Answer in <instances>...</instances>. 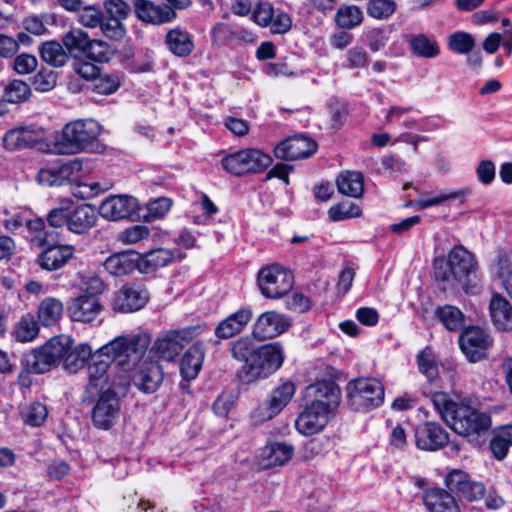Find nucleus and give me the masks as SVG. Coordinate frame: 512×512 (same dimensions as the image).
Returning <instances> with one entry per match:
<instances>
[{"label": "nucleus", "instance_id": "nucleus-1", "mask_svg": "<svg viewBox=\"0 0 512 512\" xmlns=\"http://www.w3.org/2000/svg\"><path fill=\"white\" fill-rule=\"evenodd\" d=\"M307 395L313 400L299 414L295 427L302 435L310 436L328 424L340 404L341 391L335 382L322 380L308 386Z\"/></svg>", "mask_w": 512, "mask_h": 512}, {"label": "nucleus", "instance_id": "nucleus-2", "mask_svg": "<svg viewBox=\"0 0 512 512\" xmlns=\"http://www.w3.org/2000/svg\"><path fill=\"white\" fill-rule=\"evenodd\" d=\"M435 279L443 283V290L461 287L466 293L473 292L478 283V263L475 256L464 246L453 247L447 257L433 260Z\"/></svg>", "mask_w": 512, "mask_h": 512}, {"label": "nucleus", "instance_id": "nucleus-3", "mask_svg": "<svg viewBox=\"0 0 512 512\" xmlns=\"http://www.w3.org/2000/svg\"><path fill=\"white\" fill-rule=\"evenodd\" d=\"M431 403L440 417L457 434L462 436L479 435L491 426V418L464 401H454L444 392H435Z\"/></svg>", "mask_w": 512, "mask_h": 512}, {"label": "nucleus", "instance_id": "nucleus-4", "mask_svg": "<svg viewBox=\"0 0 512 512\" xmlns=\"http://www.w3.org/2000/svg\"><path fill=\"white\" fill-rule=\"evenodd\" d=\"M100 134L101 126L98 122L92 119L75 120L64 125L60 136L49 144V151L57 155L94 151L98 147Z\"/></svg>", "mask_w": 512, "mask_h": 512}, {"label": "nucleus", "instance_id": "nucleus-5", "mask_svg": "<svg viewBox=\"0 0 512 512\" xmlns=\"http://www.w3.org/2000/svg\"><path fill=\"white\" fill-rule=\"evenodd\" d=\"M150 343L151 337L145 333L118 336L103 345L101 353L126 373L146 359L144 356Z\"/></svg>", "mask_w": 512, "mask_h": 512}, {"label": "nucleus", "instance_id": "nucleus-6", "mask_svg": "<svg viewBox=\"0 0 512 512\" xmlns=\"http://www.w3.org/2000/svg\"><path fill=\"white\" fill-rule=\"evenodd\" d=\"M113 361L101 353L99 348L92 356V360L87 365L88 383L86 391L88 393H102L103 391H116L118 388L127 386V377L118 375L110 369Z\"/></svg>", "mask_w": 512, "mask_h": 512}, {"label": "nucleus", "instance_id": "nucleus-7", "mask_svg": "<svg viewBox=\"0 0 512 512\" xmlns=\"http://www.w3.org/2000/svg\"><path fill=\"white\" fill-rule=\"evenodd\" d=\"M284 358L281 343L271 342L259 345L249 364L242 366L244 379L252 382L268 378L282 366Z\"/></svg>", "mask_w": 512, "mask_h": 512}, {"label": "nucleus", "instance_id": "nucleus-8", "mask_svg": "<svg viewBox=\"0 0 512 512\" xmlns=\"http://www.w3.org/2000/svg\"><path fill=\"white\" fill-rule=\"evenodd\" d=\"M272 161L269 154L259 149L247 148L226 155L221 159V164L229 174L241 177L263 172Z\"/></svg>", "mask_w": 512, "mask_h": 512}, {"label": "nucleus", "instance_id": "nucleus-9", "mask_svg": "<svg viewBox=\"0 0 512 512\" xmlns=\"http://www.w3.org/2000/svg\"><path fill=\"white\" fill-rule=\"evenodd\" d=\"M384 394L382 383L375 378H360L347 385L348 404L355 411H366L380 406Z\"/></svg>", "mask_w": 512, "mask_h": 512}, {"label": "nucleus", "instance_id": "nucleus-10", "mask_svg": "<svg viewBox=\"0 0 512 512\" xmlns=\"http://www.w3.org/2000/svg\"><path fill=\"white\" fill-rule=\"evenodd\" d=\"M261 294L270 299H278L286 295L293 287V275L279 265L263 267L257 276Z\"/></svg>", "mask_w": 512, "mask_h": 512}, {"label": "nucleus", "instance_id": "nucleus-11", "mask_svg": "<svg viewBox=\"0 0 512 512\" xmlns=\"http://www.w3.org/2000/svg\"><path fill=\"white\" fill-rule=\"evenodd\" d=\"M459 345L465 357L475 363L488 357V351L493 345V338L484 329L471 326L461 332Z\"/></svg>", "mask_w": 512, "mask_h": 512}, {"label": "nucleus", "instance_id": "nucleus-12", "mask_svg": "<svg viewBox=\"0 0 512 512\" xmlns=\"http://www.w3.org/2000/svg\"><path fill=\"white\" fill-rule=\"evenodd\" d=\"M199 326H190L168 332L163 337H159L153 349L155 354L164 360H173L184 348L186 344L192 341L201 333Z\"/></svg>", "mask_w": 512, "mask_h": 512}, {"label": "nucleus", "instance_id": "nucleus-13", "mask_svg": "<svg viewBox=\"0 0 512 512\" xmlns=\"http://www.w3.org/2000/svg\"><path fill=\"white\" fill-rule=\"evenodd\" d=\"M295 385L291 381H286L276 387L269 399L261 403L253 412L252 419L256 424L273 419L290 402L295 394Z\"/></svg>", "mask_w": 512, "mask_h": 512}, {"label": "nucleus", "instance_id": "nucleus-14", "mask_svg": "<svg viewBox=\"0 0 512 512\" xmlns=\"http://www.w3.org/2000/svg\"><path fill=\"white\" fill-rule=\"evenodd\" d=\"M126 373L127 375H124V377H127V385L129 384V379H131L134 386L146 394L157 391L163 381L160 365L147 358Z\"/></svg>", "mask_w": 512, "mask_h": 512}, {"label": "nucleus", "instance_id": "nucleus-15", "mask_svg": "<svg viewBox=\"0 0 512 512\" xmlns=\"http://www.w3.org/2000/svg\"><path fill=\"white\" fill-rule=\"evenodd\" d=\"M120 399L116 391H103L99 394L92 409V422L95 427L110 429L117 421L120 413Z\"/></svg>", "mask_w": 512, "mask_h": 512}, {"label": "nucleus", "instance_id": "nucleus-16", "mask_svg": "<svg viewBox=\"0 0 512 512\" xmlns=\"http://www.w3.org/2000/svg\"><path fill=\"white\" fill-rule=\"evenodd\" d=\"M291 326V320L286 315L271 310L261 313L252 326V334L259 341L273 339Z\"/></svg>", "mask_w": 512, "mask_h": 512}, {"label": "nucleus", "instance_id": "nucleus-17", "mask_svg": "<svg viewBox=\"0 0 512 512\" xmlns=\"http://www.w3.org/2000/svg\"><path fill=\"white\" fill-rule=\"evenodd\" d=\"M447 488L466 501L473 502L485 496L484 484L472 481L470 476L462 470H453L445 478Z\"/></svg>", "mask_w": 512, "mask_h": 512}, {"label": "nucleus", "instance_id": "nucleus-18", "mask_svg": "<svg viewBox=\"0 0 512 512\" xmlns=\"http://www.w3.org/2000/svg\"><path fill=\"white\" fill-rule=\"evenodd\" d=\"M134 12L142 22L162 25L174 21L176 12L167 4L154 3L151 0H134Z\"/></svg>", "mask_w": 512, "mask_h": 512}, {"label": "nucleus", "instance_id": "nucleus-19", "mask_svg": "<svg viewBox=\"0 0 512 512\" xmlns=\"http://www.w3.org/2000/svg\"><path fill=\"white\" fill-rule=\"evenodd\" d=\"M317 150V143L305 136H294L283 140L274 148L277 158L287 161L305 159Z\"/></svg>", "mask_w": 512, "mask_h": 512}, {"label": "nucleus", "instance_id": "nucleus-20", "mask_svg": "<svg viewBox=\"0 0 512 512\" xmlns=\"http://www.w3.org/2000/svg\"><path fill=\"white\" fill-rule=\"evenodd\" d=\"M253 318L250 307H242L229 314L215 327L214 334L219 340H228L241 334Z\"/></svg>", "mask_w": 512, "mask_h": 512}, {"label": "nucleus", "instance_id": "nucleus-21", "mask_svg": "<svg viewBox=\"0 0 512 512\" xmlns=\"http://www.w3.org/2000/svg\"><path fill=\"white\" fill-rule=\"evenodd\" d=\"M415 441L419 449L436 451L447 445L449 437L440 424L426 422L415 430Z\"/></svg>", "mask_w": 512, "mask_h": 512}, {"label": "nucleus", "instance_id": "nucleus-22", "mask_svg": "<svg viewBox=\"0 0 512 512\" xmlns=\"http://www.w3.org/2000/svg\"><path fill=\"white\" fill-rule=\"evenodd\" d=\"M137 210V201L130 196H110L99 207V214L109 220L129 218Z\"/></svg>", "mask_w": 512, "mask_h": 512}, {"label": "nucleus", "instance_id": "nucleus-23", "mask_svg": "<svg viewBox=\"0 0 512 512\" xmlns=\"http://www.w3.org/2000/svg\"><path fill=\"white\" fill-rule=\"evenodd\" d=\"M75 253V247L60 242L44 250L37 257V264L44 270L56 271L64 267Z\"/></svg>", "mask_w": 512, "mask_h": 512}, {"label": "nucleus", "instance_id": "nucleus-24", "mask_svg": "<svg viewBox=\"0 0 512 512\" xmlns=\"http://www.w3.org/2000/svg\"><path fill=\"white\" fill-rule=\"evenodd\" d=\"M42 135L43 131L35 126L16 127L5 133L3 145L10 151L31 148L41 140Z\"/></svg>", "mask_w": 512, "mask_h": 512}, {"label": "nucleus", "instance_id": "nucleus-25", "mask_svg": "<svg viewBox=\"0 0 512 512\" xmlns=\"http://www.w3.org/2000/svg\"><path fill=\"white\" fill-rule=\"evenodd\" d=\"M102 309L99 300L94 295H81L71 300L68 313L73 321L92 322Z\"/></svg>", "mask_w": 512, "mask_h": 512}, {"label": "nucleus", "instance_id": "nucleus-26", "mask_svg": "<svg viewBox=\"0 0 512 512\" xmlns=\"http://www.w3.org/2000/svg\"><path fill=\"white\" fill-rule=\"evenodd\" d=\"M148 300L146 291L136 285H124L115 295L114 309L120 312H133L144 307Z\"/></svg>", "mask_w": 512, "mask_h": 512}, {"label": "nucleus", "instance_id": "nucleus-27", "mask_svg": "<svg viewBox=\"0 0 512 512\" xmlns=\"http://www.w3.org/2000/svg\"><path fill=\"white\" fill-rule=\"evenodd\" d=\"M140 254L133 251L115 253L109 256L103 263L105 270L112 276L120 277L140 271Z\"/></svg>", "mask_w": 512, "mask_h": 512}, {"label": "nucleus", "instance_id": "nucleus-28", "mask_svg": "<svg viewBox=\"0 0 512 512\" xmlns=\"http://www.w3.org/2000/svg\"><path fill=\"white\" fill-rule=\"evenodd\" d=\"M294 447L284 442H272L262 448L260 464L263 468L285 465L293 456Z\"/></svg>", "mask_w": 512, "mask_h": 512}, {"label": "nucleus", "instance_id": "nucleus-29", "mask_svg": "<svg viewBox=\"0 0 512 512\" xmlns=\"http://www.w3.org/2000/svg\"><path fill=\"white\" fill-rule=\"evenodd\" d=\"M489 312L498 330L512 331V305L500 293H493L489 302Z\"/></svg>", "mask_w": 512, "mask_h": 512}, {"label": "nucleus", "instance_id": "nucleus-30", "mask_svg": "<svg viewBox=\"0 0 512 512\" xmlns=\"http://www.w3.org/2000/svg\"><path fill=\"white\" fill-rule=\"evenodd\" d=\"M26 229L28 232L27 238L30 243L43 250L60 242L59 234L55 231L48 230L44 220L41 218L27 221Z\"/></svg>", "mask_w": 512, "mask_h": 512}, {"label": "nucleus", "instance_id": "nucleus-31", "mask_svg": "<svg viewBox=\"0 0 512 512\" xmlns=\"http://www.w3.org/2000/svg\"><path fill=\"white\" fill-rule=\"evenodd\" d=\"M423 500L430 512H460L455 498L441 488H431L424 492Z\"/></svg>", "mask_w": 512, "mask_h": 512}, {"label": "nucleus", "instance_id": "nucleus-32", "mask_svg": "<svg viewBox=\"0 0 512 512\" xmlns=\"http://www.w3.org/2000/svg\"><path fill=\"white\" fill-rule=\"evenodd\" d=\"M69 231L75 234L88 232L97 222L95 209L89 204H81L70 209Z\"/></svg>", "mask_w": 512, "mask_h": 512}, {"label": "nucleus", "instance_id": "nucleus-33", "mask_svg": "<svg viewBox=\"0 0 512 512\" xmlns=\"http://www.w3.org/2000/svg\"><path fill=\"white\" fill-rule=\"evenodd\" d=\"M204 355V345L201 342H196L184 353L180 362V373L184 379L196 378L202 367Z\"/></svg>", "mask_w": 512, "mask_h": 512}, {"label": "nucleus", "instance_id": "nucleus-34", "mask_svg": "<svg viewBox=\"0 0 512 512\" xmlns=\"http://www.w3.org/2000/svg\"><path fill=\"white\" fill-rule=\"evenodd\" d=\"M165 43L169 51L178 57H187L194 49L191 34L179 27L170 29L167 32Z\"/></svg>", "mask_w": 512, "mask_h": 512}, {"label": "nucleus", "instance_id": "nucleus-35", "mask_svg": "<svg viewBox=\"0 0 512 512\" xmlns=\"http://www.w3.org/2000/svg\"><path fill=\"white\" fill-rule=\"evenodd\" d=\"M256 340V337L251 333V335H243L230 342L229 352L231 357L241 363L242 366H247L259 346Z\"/></svg>", "mask_w": 512, "mask_h": 512}, {"label": "nucleus", "instance_id": "nucleus-36", "mask_svg": "<svg viewBox=\"0 0 512 512\" xmlns=\"http://www.w3.org/2000/svg\"><path fill=\"white\" fill-rule=\"evenodd\" d=\"M174 258V252L164 248L155 249L143 255L140 254V272L144 274L154 272L155 270L170 264Z\"/></svg>", "mask_w": 512, "mask_h": 512}, {"label": "nucleus", "instance_id": "nucleus-37", "mask_svg": "<svg viewBox=\"0 0 512 512\" xmlns=\"http://www.w3.org/2000/svg\"><path fill=\"white\" fill-rule=\"evenodd\" d=\"M63 303L55 297H46L38 305L37 317L44 327L56 325L62 318Z\"/></svg>", "mask_w": 512, "mask_h": 512}, {"label": "nucleus", "instance_id": "nucleus-38", "mask_svg": "<svg viewBox=\"0 0 512 512\" xmlns=\"http://www.w3.org/2000/svg\"><path fill=\"white\" fill-rule=\"evenodd\" d=\"M337 187L340 193L359 198L364 191L363 175L355 171L343 172L337 178Z\"/></svg>", "mask_w": 512, "mask_h": 512}, {"label": "nucleus", "instance_id": "nucleus-39", "mask_svg": "<svg viewBox=\"0 0 512 512\" xmlns=\"http://www.w3.org/2000/svg\"><path fill=\"white\" fill-rule=\"evenodd\" d=\"M334 20L339 28L352 30L363 23L364 13L356 5H342L337 9Z\"/></svg>", "mask_w": 512, "mask_h": 512}, {"label": "nucleus", "instance_id": "nucleus-40", "mask_svg": "<svg viewBox=\"0 0 512 512\" xmlns=\"http://www.w3.org/2000/svg\"><path fill=\"white\" fill-rule=\"evenodd\" d=\"M93 354L91 346L87 343H81L75 347L72 345L65 356L63 366L69 372H77L89 359L92 360Z\"/></svg>", "mask_w": 512, "mask_h": 512}, {"label": "nucleus", "instance_id": "nucleus-41", "mask_svg": "<svg viewBox=\"0 0 512 512\" xmlns=\"http://www.w3.org/2000/svg\"><path fill=\"white\" fill-rule=\"evenodd\" d=\"M435 316L439 319L442 325L449 331H459L464 326L465 315L456 306H439L435 310Z\"/></svg>", "mask_w": 512, "mask_h": 512}, {"label": "nucleus", "instance_id": "nucleus-42", "mask_svg": "<svg viewBox=\"0 0 512 512\" xmlns=\"http://www.w3.org/2000/svg\"><path fill=\"white\" fill-rule=\"evenodd\" d=\"M123 73L120 71L99 72L94 79L92 90L100 95H111L121 86Z\"/></svg>", "mask_w": 512, "mask_h": 512}, {"label": "nucleus", "instance_id": "nucleus-43", "mask_svg": "<svg viewBox=\"0 0 512 512\" xmlns=\"http://www.w3.org/2000/svg\"><path fill=\"white\" fill-rule=\"evenodd\" d=\"M25 366L28 371L35 374H42L50 371L56 366L44 346L33 350L25 357Z\"/></svg>", "mask_w": 512, "mask_h": 512}, {"label": "nucleus", "instance_id": "nucleus-44", "mask_svg": "<svg viewBox=\"0 0 512 512\" xmlns=\"http://www.w3.org/2000/svg\"><path fill=\"white\" fill-rule=\"evenodd\" d=\"M39 54L41 59L54 67H62L68 61V54L64 46L56 41H47L40 45Z\"/></svg>", "mask_w": 512, "mask_h": 512}, {"label": "nucleus", "instance_id": "nucleus-45", "mask_svg": "<svg viewBox=\"0 0 512 512\" xmlns=\"http://www.w3.org/2000/svg\"><path fill=\"white\" fill-rule=\"evenodd\" d=\"M494 265L497 277L501 280L507 294L512 298V253L500 250Z\"/></svg>", "mask_w": 512, "mask_h": 512}, {"label": "nucleus", "instance_id": "nucleus-46", "mask_svg": "<svg viewBox=\"0 0 512 512\" xmlns=\"http://www.w3.org/2000/svg\"><path fill=\"white\" fill-rule=\"evenodd\" d=\"M412 53L422 58H435L440 53V48L436 40L429 38L425 34L413 36L409 42Z\"/></svg>", "mask_w": 512, "mask_h": 512}, {"label": "nucleus", "instance_id": "nucleus-47", "mask_svg": "<svg viewBox=\"0 0 512 512\" xmlns=\"http://www.w3.org/2000/svg\"><path fill=\"white\" fill-rule=\"evenodd\" d=\"M512 445V426L500 428L490 440V450L493 456L502 460L506 457L509 447Z\"/></svg>", "mask_w": 512, "mask_h": 512}, {"label": "nucleus", "instance_id": "nucleus-48", "mask_svg": "<svg viewBox=\"0 0 512 512\" xmlns=\"http://www.w3.org/2000/svg\"><path fill=\"white\" fill-rule=\"evenodd\" d=\"M73 345V340L70 336L60 335L52 337L43 346L49 353L50 357L57 365L61 361H64L66 354Z\"/></svg>", "mask_w": 512, "mask_h": 512}, {"label": "nucleus", "instance_id": "nucleus-49", "mask_svg": "<svg viewBox=\"0 0 512 512\" xmlns=\"http://www.w3.org/2000/svg\"><path fill=\"white\" fill-rule=\"evenodd\" d=\"M63 46L69 53H86L90 44V38L86 32L81 29H71L62 37Z\"/></svg>", "mask_w": 512, "mask_h": 512}, {"label": "nucleus", "instance_id": "nucleus-50", "mask_svg": "<svg viewBox=\"0 0 512 512\" xmlns=\"http://www.w3.org/2000/svg\"><path fill=\"white\" fill-rule=\"evenodd\" d=\"M39 333V326L32 314L23 315L14 329V337L19 342L32 341Z\"/></svg>", "mask_w": 512, "mask_h": 512}, {"label": "nucleus", "instance_id": "nucleus-51", "mask_svg": "<svg viewBox=\"0 0 512 512\" xmlns=\"http://www.w3.org/2000/svg\"><path fill=\"white\" fill-rule=\"evenodd\" d=\"M31 95L30 86L20 80L13 79L4 88L3 99L9 103H22L26 101Z\"/></svg>", "mask_w": 512, "mask_h": 512}, {"label": "nucleus", "instance_id": "nucleus-52", "mask_svg": "<svg viewBox=\"0 0 512 512\" xmlns=\"http://www.w3.org/2000/svg\"><path fill=\"white\" fill-rule=\"evenodd\" d=\"M419 371L426 376L429 381H433L438 377V363L431 349L426 347L421 350L416 357Z\"/></svg>", "mask_w": 512, "mask_h": 512}, {"label": "nucleus", "instance_id": "nucleus-53", "mask_svg": "<svg viewBox=\"0 0 512 512\" xmlns=\"http://www.w3.org/2000/svg\"><path fill=\"white\" fill-rule=\"evenodd\" d=\"M397 4L394 0H369L367 14L376 20H388L396 11Z\"/></svg>", "mask_w": 512, "mask_h": 512}, {"label": "nucleus", "instance_id": "nucleus-54", "mask_svg": "<svg viewBox=\"0 0 512 512\" xmlns=\"http://www.w3.org/2000/svg\"><path fill=\"white\" fill-rule=\"evenodd\" d=\"M469 194L468 189H461L458 191H450V192H441L434 197L431 198H420L415 201V208L421 210L426 209L431 206L439 205L448 200L461 199V202H464L465 197Z\"/></svg>", "mask_w": 512, "mask_h": 512}, {"label": "nucleus", "instance_id": "nucleus-55", "mask_svg": "<svg viewBox=\"0 0 512 512\" xmlns=\"http://www.w3.org/2000/svg\"><path fill=\"white\" fill-rule=\"evenodd\" d=\"M83 169L84 162L80 158H74L59 165L58 173L62 179V185L66 182L76 183L82 176Z\"/></svg>", "mask_w": 512, "mask_h": 512}, {"label": "nucleus", "instance_id": "nucleus-56", "mask_svg": "<svg viewBox=\"0 0 512 512\" xmlns=\"http://www.w3.org/2000/svg\"><path fill=\"white\" fill-rule=\"evenodd\" d=\"M47 408L40 402H33L21 410L24 422L30 426H40L47 418Z\"/></svg>", "mask_w": 512, "mask_h": 512}, {"label": "nucleus", "instance_id": "nucleus-57", "mask_svg": "<svg viewBox=\"0 0 512 512\" xmlns=\"http://www.w3.org/2000/svg\"><path fill=\"white\" fill-rule=\"evenodd\" d=\"M328 213L331 220L341 221L349 218L359 217L362 213V210L357 204L346 200L332 206Z\"/></svg>", "mask_w": 512, "mask_h": 512}, {"label": "nucleus", "instance_id": "nucleus-58", "mask_svg": "<svg viewBox=\"0 0 512 512\" xmlns=\"http://www.w3.org/2000/svg\"><path fill=\"white\" fill-rule=\"evenodd\" d=\"M85 54L89 59L103 63L110 60L113 52L111 47L105 41L90 39V44Z\"/></svg>", "mask_w": 512, "mask_h": 512}, {"label": "nucleus", "instance_id": "nucleus-59", "mask_svg": "<svg viewBox=\"0 0 512 512\" xmlns=\"http://www.w3.org/2000/svg\"><path fill=\"white\" fill-rule=\"evenodd\" d=\"M473 37L465 32H455L449 36V48L458 54H467L474 47Z\"/></svg>", "mask_w": 512, "mask_h": 512}, {"label": "nucleus", "instance_id": "nucleus-60", "mask_svg": "<svg viewBox=\"0 0 512 512\" xmlns=\"http://www.w3.org/2000/svg\"><path fill=\"white\" fill-rule=\"evenodd\" d=\"M69 200L63 201L59 207H55L47 214V221L51 227L60 228L64 225L69 228L70 207Z\"/></svg>", "mask_w": 512, "mask_h": 512}, {"label": "nucleus", "instance_id": "nucleus-61", "mask_svg": "<svg viewBox=\"0 0 512 512\" xmlns=\"http://www.w3.org/2000/svg\"><path fill=\"white\" fill-rule=\"evenodd\" d=\"M211 37L214 44L226 46L234 42V31L226 23H216L211 30Z\"/></svg>", "mask_w": 512, "mask_h": 512}, {"label": "nucleus", "instance_id": "nucleus-62", "mask_svg": "<svg viewBox=\"0 0 512 512\" xmlns=\"http://www.w3.org/2000/svg\"><path fill=\"white\" fill-rule=\"evenodd\" d=\"M37 58L28 53L17 55L13 60V69L19 75H26L34 72L37 69Z\"/></svg>", "mask_w": 512, "mask_h": 512}, {"label": "nucleus", "instance_id": "nucleus-63", "mask_svg": "<svg viewBox=\"0 0 512 512\" xmlns=\"http://www.w3.org/2000/svg\"><path fill=\"white\" fill-rule=\"evenodd\" d=\"M57 77L52 70L41 69L32 79V85L38 91H50L56 85Z\"/></svg>", "mask_w": 512, "mask_h": 512}, {"label": "nucleus", "instance_id": "nucleus-64", "mask_svg": "<svg viewBox=\"0 0 512 512\" xmlns=\"http://www.w3.org/2000/svg\"><path fill=\"white\" fill-rule=\"evenodd\" d=\"M99 27L103 35L112 40H120L126 33L121 20L112 17L107 20H102Z\"/></svg>", "mask_w": 512, "mask_h": 512}]
</instances>
